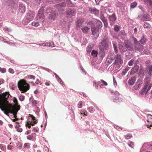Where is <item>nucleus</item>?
I'll return each instance as SVG.
<instances>
[{"label": "nucleus", "instance_id": "f257e3e1", "mask_svg": "<svg viewBox=\"0 0 152 152\" xmlns=\"http://www.w3.org/2000/svg\"><path fill=\"white\" fill-rule=\"evenodd\" d=\"M18 86L19 89L22 93H24L27 91L29 89V85L23 80H20L18 82Z\"/></svg>", "mask_w": 152, "mask_h": 152}, {"label": "nucleus", "instance_id": "f03ea898", "mask_svg": "<svg viewBox=\"0 0 152 152\" xmlns=\"http://www.w3.org/2000/svg\"><path fill=\"white\" fill-rule=\"evenodd\" d=\"M34 16V12L33 11H30L28 12L26 14L22 23L23 25H26L31 21L33 19Z\"/></svg>", "mask_w": 152, "mask_h": 152}, {"label": "nucleus", "instance_id": "7ed1b4c3", "mask_svg": "<svg viewBox=\"0 0 152 152\" xmlns=\"http://www.w3.org/2000/svg\"><path fill=\"white\" fill-rule=\"evenodd\" d=\"M110 92L112 94L115 95L114 96L111 97V99L112 101L117 103H118L122 101V98L120 97L116 96H119L120 95V94L117 91H113L112 90H110Z\"/></svg>", "mask_w": 152, "mask_h": 152}, {"label": "nucleus", "instance_id": "20e7f679", "mask_svg": "<svg viewBox=\"0 0 152 152\" xmlns=\"http://www.w3.org/2000/svg\"><path fill=\"white\" fill-rule=\"evenodd\" d=\"M37 122V120L34 116L32 115H29L28 116V118L27 120V122L26 124V126L28 127L29 128H30L31 125H34L35 124H36Z\"/></svg>", "mask_w": 152, "mask_h": 152}, {"label": "nucleus", "instance_id": "39448f33", "mask_svg": "<svg viewBox=\"0 0 152 152\" xmlns=\"http://www.w3.org/2000/svg\"><path fill=\"white\" fill-rule=\"evenodd\" d=\"M44 9V7H42L39 10L38 13L36 17V19L37 20H40L41 22L45 20V16L43 14V10Z\"/></svg>", "mask_w": 152, "mask_h": 152}, {"label": "nucleus", "instance_id": "423d86ee", "mask_svg": "<svg viewBox=\"0 0 152 152\" xmlns=\"http://www.w3.org/2000/svg\"><path fill=\"white\" fill-rule=\"evenodd\" d=\"M123 63V59L122 56L120 54H118L116 57L114 64L120 66Z\"/></svg>", "mask_w": 152, "mask_h": 152}, {"label": "nucleus", "instance_id": "0eeeda50", "mask_svg": "<svg viewBox=\"0 0 152 152\" xmlns=\"http://www.w3.org/2000/svg\"><path fill=\"white\" fill-rule=\"evenodd\" d=\"M108 41L107 39H104L102 40L101 42V45L99 46L100 50H104L106 49L108 46Z\"/></svg>", "mask_w": 152, "mask_h": 152}, {"label": "nucleus", "instance_id": "6e6552de", "mask_svg": "<svg viewBox=\"0 0 152 152\" xmlns=\"http://www.w3.org/2000/svg\"><path fill=\"white\" fill-rule=\"evenodd\" d=\"M91 29L92 35H93L96 38L98 37L99 34V29L93 26L91 27Z\"/></svg>", "mask_w": 152, "mask_h": 152}, {"label": "nucleus", "instance_id": "1a4fd4ad", "mask_svg": "<svg viewBox=\"0 0 152 152\" xmlns=\"http://www.w3.org/2000/svg\"><path fill=\"white\" fill-rule=\"evenodd\" d=\"M143 49V46L141 45L139 42L134 45V50L135 51H138L140 52L142 51Z\"/></svg>", "mask_w": 152, "mask_h": 152}, {"label": "nucleus", "instance_id": "9d476101", "mask_svg": "<svg viewBox=\"0 0 152 152\" xmlns=\"http://www.w3.org/2000/svg\"><path fill=\"white\" fill-rule=\"evenodd\" d=\"M125 45L127 51H131L134 50V48L130 42L127 41L125 42Z\"/></svg>", "mask_w": 152, "mask_h": 152}, {"label": "nucleus", "instance_id": "9b49d317", "mask_svg": "<svg viewBox=\"0 0 152 152\" xmlns=\"http://www.w3.org/2000/svg\"><path fill=\"white\" fill-rule=\"evenodd\" d=\"M103 7L104 10H105V12L107 11L109 12H112V7L109 3H105Z\"/></svg>", "mask_w": 152, "mask_h": 152}, {"label": "nucleus", "instance_id": "f8f14e48", "mask_svg": "<svg viewBox=\"0 0 152 152\" xmlns=\"http://www.w3.org/2000/svg\"><path fill=\"white\" fill-rule=\"evenodd\" d=\"M57 15V14L54 11L52 13L49 14L48 19L50 20H54L56 18Z\"/></svg>", "mask_w": 152, "mask_h": 152}, {"label": "nucleus", "instance_id": "ddd939ff", "mask_svg": "<svg viewBox=\"0 0 152 152\" xmlns=\"http://www.w3.org/2000/svg\"><path fill=\"white\" fill-rule=\"evenodd\" d=\"M145 70L146 72H148L149 76L152 75V65L150 64L148 65L145 68Z\"/></svg>", "mask_w": 152, "mask_h": 152}, {"label": "nucleus", "instance_id": "4468645a", "mask_svg": "<svg viewBox=\"0 0 152 152\" xmlns=\"http://www.w3.org/2000/svg\"><path fill=\"white\" fill-rule=\"evenodd\" d=\"M66 14L69 15L74 16L75 14V11L73 9L68 8L66 10Z\"/></svg>", "mask_w": 152, "mask_h": 152}, {"label": "nucleus", "instance_id": "2eb2a0df", "mask_svg": "<svg viewBox=\"0 0 152 152\" xmlns=\"http://www.w3.org/2000/svg\"><path fill=\"white\" fill-rule=\"evenodd\" d=\"M116 19L115 15L114 14H113L109 17V20L110 23L111 25L113 24L114 22Z\"/></svg>", "mask_w": 152, "mask_h": 152}, {"label": "nucleus", "instance_id": "dca6fc26", "mask_svg": "<svg viewBox=\"0 0 152 152\" xmlns=\"http://www.w3.org/2000/svg\"><path fill=\"white\" fill-rule=\"evenodd\" d=\"M119 48L120 51L121 53L127 51V49L125 47V45L121 43L119 45Z\"/></svg>", "mask_w": 152, "mask_h": 152}, {"label": "nucleus", "instance_id": "f3484780", "mask_svg": "<svg viewBox=\"0 0 152 152\" xmlns=\"http://www.w3.org/2000/svg\"><path fill=\"white\" fill-rule=\"evenodd\" d=\"M89 10L91 13L96 15H98L99 12V11L95 7L89 8Z\"/></svg>", "mask_w": 152, "mask_h": 152}, {"label": "nucleus", "instance_id": "a211bd4d", "mask_svg": "<svg viewBox=\"0 0 152 152\" xmlns=\"http://www.w3.org/2000/svg\"><path fill=\"white\" fill-rule=\"evenodd\" d=\"M139 66L137 65H135L134 67L132 69V70L130 72V74L133 75L139 69Z\"/></svg>", "mask_w": 152, "mask_h": 152}, {"label": "nucleus", "instance_id": "6ab92c4d", "mask_svg": "<svg viewBox=\"0 0 152 152\" xmlns=\"http://www.w3.org/2000/svg\"><path fill=\"white\" fill-rule=\"evenodd\" d=\"M95 20V22L96 24V28L99 29H100L102 26V23L99 20L96 19Z\"/></svg>", "mask_w": 152, "mask_h": 152}, {"label": "nucleus", "instance_id": "aec40b11", "mask_svg": "<svg viewBox=\"0 0 152 152\" xmlns=\"http://www.w3.org/2000/svg\"><path fill=\"white\" fill-rule=\"evenodd\" d=\"M100 18L103 22L104 26L107 25V20L106 18L104 17V15L102 13L100 14Z\"/></svg>", "mask_w": 152, "mask_h": 152}, {"label": "nucleus", "instance_id": "412c9836", "mask_svg": "<svg viewBox=\"0 0 152 152\" xmlns=\"http://www.w3.org/2000/svg\"><path fill=\"white\" fill-rule=\"evenodd\" d=\"M19 11L21 13H23L25 11V7L23 5L20 4L19 7Z\"/></svg>", "mask_w": 152, "mask_h": 152}, {"label": "nucleus", "instance_id": "4be33fe9", "mask_svg": "<svg viewBox=\"0 0 152 152\" xmlns=\"http://www.w3.org/2000/svg\"><path fill=\"white\" fill-rule=\"evenodd\" d=\"M100 87L101 88H103L104 86H107V83L106 81L103 80H100V81H99Z\"/></svg>", "mask_w": 152, "mask_h": 152}, {"label": "nucleus", "instance_id": "5701e85b", "mask_svg": "<svg viewBox=\"0 0 152 152\" xmlns=\"http://www.w3.org/2000/svg\"><path fill=\"white\" fill-rule=\"evenodd\" d=\"M90 27L86 26H83L81 28V30L82 32L84 33H87L90 29Z\"/></svg>", "mask_w": 152, "mask_h": 152}, {"label": "nucleus", "instance_id": "b1692460", "mask_svg": "<svg viewBox=\"0 0 152 152\" xmlns=\"http://www.w3.org/2000/svg\"><path fill=\"white\" fill-rule=\"evenodd\" d=\"M136 78L134 77H131L128 81V83L129 85H132L135 82Z\"/></svg>", "mask_w": 152, "mask_h": 152}, {"label": "nucleus", "instance_id": "393cba45", "mask_svg": "<svg viewBox=\"0 0 152 152\" xmlns=\"http://www.w3.org/2000/svg\"><path fill=\"white\" fill-rule=\"evenodd\" d=\"M83 22V19L82 18H79L77 20V28L80 27L82 24Z\"/></svg>", "mask_w": 152, "mask_h": 152}, {"label": "nucleus", "instance_id": "a878e982", "mask_svg": "<svg viewBox=\"0 0 152 152\" xmlns=\"http://www.w3.org/2000/svg\"><path fill=\"white\" fill-rule=\"evenodd\" d=\"M147 86L146 85L144 86L143 88L142 89L141 91H140V93L141 94L143 95L144 94H145L147 93Z\"/></svg>", "mask_w": 152, "mask_h": 152}, {"label": "nucleus", "instance_id": "bb28decb", "mask_svg": "<svg viewBox=\"0 0 152 152\" xmlns=\"http://www.w3.org/2000/svg\"><path fill=\"white\" fill-rule=\"evenodd\" d=\"M146 18L145 17V15L142 17H140L139 18L141 20L145 21L147 20L149 18V15H147L146 16Z\"/></svg>", "mask_w": 152, "mask_h": 152}, {"label": "nucleus", "instance_id": "cd10ccee", "mask_svg": "<svg viewBox=\"0 0 152 152\" xmlns=\"http://www.w3.org/2000/svg\"><path fill=\"white\" fill-rule=\"evenodd\" d=\"M129 69L130 67L127 66L125 69H123L121 73V75H125L127 72L129 70Z\"/></svg>", "mask_w": 152, "mask_h": 152}, {"label": "nucleus", "instance_id": "c85d7f7f", "mask_svg": "<svg viewBox=\"0 0 152 152\" xmlns=\"http://www.w3.org/2000/svg\"><path fill=\"white\" fill-rule=\"evenodd\" d=\"M142 81L140 79H139L137 81L136 83L135 84L139 88H140L142 84Z\"/></svg>", "mask_w": 152, "mask_h": 152}, {"label": "nucleus", "instance_id": "c756f323", "mask_svg": "<svg viewBox=\"0 0 152 152\" xmlns=\"http://www.w3.org/2000/svg\"><path fill=\"white\" fill-rule=\"evenodd\" d=\"M55 11L52 9H51L50 7L46 9L45 13L47 14L48 13H51L53 12H54Z\"/></svg>", "mask_w": 152, "mask_h": 152}, {"label": "nucleus", "instance_id": "7c9ffc66", "mask_svg": "<svg viewBox=\"0 0 152 152\" xmlns=\"http://www.w3.org/2000/svg\"><path fill=\"white\" fill-rule=\"evenodd\" d=\"M54 75L58 81L60 83V84L61 85H63V82L62 81L61 79L58 76V75L56 74L55 73Z\"/></svg>", "mask_w": 152, "mask_h": 152}, {"label": "nucleus", "instance_id": "2f4dec72", "mask_svg": "<svg viewBox=\"0 0 152 152\" xmlns=\"http://www.w3.org/2000/svg\"><path fill=\"white\" fill-rule=\"evenodd\" d=\"M98 53V52L97 50H93L91 52V54L93 57H95L97 56Z\"/></svg>", "mask_w": 152, "mask_h": 152}, {"label": "nucleus", "instance_id": "473e14b6", "mask_svg": "<svg viewBox=\"0 0 152 152\" xmlns=\"http://www.w3.org/2000/svg\"><path fill=\"white\" fill-rule=\"evenodd\" d=\"M113 48L114 49V50L116 53H117L118 52V49L117 48V44L114 42H113Z\"/></svg>", "mask_w": 152, "mask_h": 152}, {"label": "nucleus", "instance_id": "72a5a7b5", "mask_svg": "<svg viewBox=\"0 0 152 152\" xmlns=\"http://www.w3.org/2000/svg\"><path fill=\"white\" fill-rule=\"evenodd\" d=\"M86 113H87V111H86L84 110H82L80 111L79 114L83 116H87V115L86 114Z\"/></svg>", "mask_w": 152, "mask_h": 152}, {"label": "nucleus", "instance_id": "f704fd0d", "mask_svg": "<svg viewBox=\"0 0 152 152\" xmlns=\"http://www.w3.org/2000/svg\"><path fill=\"white\" fill-rule=\"evenodd\" d=\"M0 106H1V110L2 111H4V109L2 107H6L7 109V110H8L9 111V112L10 113H11L10 112V110H9L8 109V107H7V104H4V105H0Z\"/></svg>", "mask_w": 152, "mask_h": 152}, {"label": "nucleus", "instance_id": "c9c22d12", "mask_svg": "<svg viewBox=\"0 0 152 152\" xmlns=\"http://www.w3.org/2000/svg\"><path fill=\"white\" fill-rule=\"evenodd\" d=\"M67 5L69 7H72L74 6V5L70 0H69L67 1Z\"/></svg>", "mask_w": 152, "mask_h": 152}, {"label": "nucleus", "instance_id": "e433bc0d", "mask_svg": "<svg viewBox=\"0 0 152 152\" xmlns=\"http://www.w3.org/2000/svg\"><path fill=\"white\" fill-rule=\"evenodd\" d=\"M32 26L35 27H37L39 26V22L38 21L33 22L31 23Z\"/></svg>", "mask_w": 152, "mask_h": 152}, {"label": "nucleus", "instance_id": "4c0bfd02", "mask_svg": "<svg viewBox=\"0 0 152 152\" xmlns=\"http://www.w3.org/2000/svg\"><path fill=\"white\" fill-rule=\"evenodd\" d=\"M46 46L53 47H54V43L53 42L46 43Z\"/></svg>", "mask_w": 152, "mask_h": 152}, {"label": "nucleus", "instance_id": "58836bf2", "mask_svg": "<svg viewBox=\"0 0 152 152\" xmlns=\"http://www.w3.org/2000/svg\"><path fill=\"white\" fill-rule=\"evenodd\" d=\"M137 4V3L136 2H134L132 3L130 5L131 8H134Z\"/></svg>", "mask_w": 152, "mask_h": 152}, {"label": "nucleus", "instance_id": "ea45409f", "mask_svg": "<svg viewBox=\"0 0 152 152\" xmlns=\"http://www.w3.org/2000/svg\"><path fill=\"white\" fill-rule=\"evenodd\" d=\"M132 40L134 42V45L139 42L137 41V39L135 38L134 36H132Z\"/></svg>", "mask_w": 152, "mask_h": 152}, {"label": "nucleus", "instance_id": "a19ab883", "mask_svg": "<svg viewBox=\"0 0 152 152\" xmlns=\"http://www.w3.org/2000/svg\"><path fill=\"white\" fill-rule=\"evenodd\" d=\"M91 113H93L95 111V110L92 107H89L87 109Z\"/></svg>", "mask_w": 152, "mask_h": 152}, {"label": "nucleus", "instance_id": "79ce46f5", "mask_svg": "<svg viewBox=\"0 0 152 152\" xmlns=\"http://www.w3.org/2000/svg\"><path fill=\"white\" fill-rule=\"evenodd\" d=\"M147 41L146 39L145 38H142L140 40V42L143 45H144L145 43Z\"/></svg>", "mask_w": 152, "mask_h": 152}, {"label": "nucleus", "instance_id": "37998d69", "mask_svg": "<svg viewBox=\"0 0 152 152\" xmlns=\"http://www.w3.org/2000/svg\"><path fill=\"white\" fill-rule=\"evenodd\" d=\"M113 60L114 59L113 58H107V62L108 64H110L112 63V62L113 61Z\"/></svg>", "mask_w": 152, "mask_h": 152}, {"label": "nucleus", "instance_id": "c03bdc74", "mask_svg": "<svg viewBox=\"0 0 152 152\" xmlns=\"http://www.w3.org/2000/svg\"><path fill=\"white\" fill-rule=\"evenodd\" d=\"M132 135L131 134H128L124 136V137L125 139H130V138L132 137Z\"/></svg>", "mask_w": 152, "mask_h": 152}, {"label": "nucleus", "instance_id": "a18cd8bd", "mask_svg": "<svg viewBox=\"0 0 152 152\" xmlns=\"http://www.w3.org/2000/svg\"><path fill=\"white\" fill-rule=\"evenodd\" d=\"M99 81L98 83H96L95 81H94L93 86L96 88L97 89L98 88V85H99Z\"/></svg>", "mask_w": 152, "mask_h": 152}, {"label": "nucleus", "instance_id": "49530a36", "mask_svg": "<svg viewBox=\"0 0 152 152\" xmlns=\"http://www.w3.org/2000/svg\"><path fill=\"white\" fill-rule=\"evenodd\" d=\"M143 26L145 28H150L151 27V25L149 23L145 22Z\"/></svg>", "mask_w": 152, "mask_h": 152}, {"label": "nucleus", "instance_id": "de8ad7c7", "mask_svg": "<svg viewBox=\"0 0 152 152\" xmlns=\"http://www.w3.org/2000/svg\"><path fill=\"white\" fill-rule=\"evenodd\" d=\"M147 118H148V120H147L148 122H149L150 121V120L151 121L152 120V115L150 114H148L147 115Z\"/></svg>", "mask_w": 152, "mask_h": 152}, {"label": "nucleus", "instance_id": "09e8293b", "mask_svg": "<svg viewBox=\"0 0 152 152\" xmlns=\"http://www.w3.org/2000/svg\"><path fill=\"white\" fill-rule=\"evenodd\" d=\"M34 110L36 111V114L37 115H38L40 110L39 108L37 107H36L34 108Z\"/></svg>", "mask_w": 152, "mask_h": 152}, {"label": "nucleus", "instance_id": "8fccbe9b", "mask_svg": "<svg viewBox=\"0 0 152 152\" xmlns=\"http://www.w3.org/2000/svg\"><path fill=\"white\" fill-rule=\"evenodd\" d=\"M83 104V102L82 101H80L78 102V104H77L78 107L80 108H81L82 107V104Z\"/></svg>", "mask_w": 152, "mask_h": 152}, {"label": "nucleus", "instance_id": "3c124183", "mask_svg": "<svg viewBox=\"0 0 152 152\" xmlns=\"http://www.w3.org/2000/svg\"><path fill=\"white\" fill-rule=\"evenodd\" d=\"M27 139L29 140H32L33 139V136L32 135H29L27 136Z\"/></svg>", "mask_w": 152, "mask_h": 152}, {"label": "nucleus", "instance_id": "603ef678", "mask_svg": "<svg viewBox=\"0 0 152 152\" xmlns=\"http://www.w3.org/2000/svg\"><path fill=\"white\" fill-rule=\"evenodd\" d=\"M134 60L132 59L128 63V64L129 66H132L134 63Z\"/></svg>", "mask_w": 152, "mask_h": 152}, {"label": "nucleus", "instance_id": "864d4df0", "mask_svg": "<svg viewBox=\"0 0 152 152\" xmlns=\"http://www.w3.org/2000/svg\"><path fill=\"white\" fill-rule=\"evenodd\" d=\"M120 29L119 26L117 25H115L114 26V30L116 31H118Z\"/></svg>", "mask_w": 152, "mask_h": 152}, {"label": "nucleus", "instance_id": "5fc2aeb1", "mask_svg": "<svg viewBox=\"0 0 152 152\" xmlns=\"http://www.w3.org/2000/svg\"><path fill=\"white\" fill-rule=\"evenodd\" d=\"M23 147L24 148H30V145L28 143H25L24 144Z\"/></svg>", "mask_w": 152, "mask_h": 152}, {"label": "nucleus", "instance_id": "6e6d98bb", "mask_svg": "<svg viewBox=\"0 0 152 152\" xmlns=\"http://www.w3.org/2000/svg\"><path fill=\"white\" fill-rule=\"evenodd\" d=\"M94 22L92 20H90L88 22V23L87 24L88 25H91V26H93V27H94L93 26L94 25Z\"/></svg>", "mask_w": 152, "mask_h": 152}, {"label": "nucleus", "instance_id": "4d7b16f0", "mask_svg": "<svg viewBox=\"0 0 152 152\" xmlns=\"http://www.w3.org/2000/svg\"><path fill=\"white\" fill-rule=\"evenodd\" d=\"M25 96L23 95H21L19 97V99L21 101H23L24 100Z\"/></svg>", "mask_w": 152, "mask_h": 152}, {"label": "nucleus", "instance_id": "13d9d810", "mask_svg": "<svg viewBox=\"0 0 152 152\" xmlns=\"http://www.w3.org/2000/svg\"><path fill=\"white\" fill-rule=\"evenodd\" d=\"M113 85L114 86L116 87L117 86V83L115 80V78L114 76L113 77Z\"/></svg>", "mask_w": 152, "mask_h": 152}, {"label": "nucleus", "instance_id": "bf43d9fd", "mask_svg": "<svg viewBox=\"0 0 152 152\" xmlns=\"http://www.w3.org/2000/svg\"><path fill=\"white\" fill-rule=\"evenodd\" d=\"M128 145L131 147L132 148H133L134 147V143L132 142H128Z\"/></svg>", "mask_w": 152, "mask_h": 152}, {"label": "nucleus", "instance_id": "052dcab7", "mask_svg": "<svg viewBox=\"0 0 152 152\" xmlns=\"http://www.w3.org/2000/svg\"><path fill=\"white\" fill-rule=\"evenodd\" d=\"M92 49L91 46H88L87 47L86 49V50L88 53H90Z\"/></svg>", "mask_w": 152, "mask_h": 152}, {"label": "nucleus", "instance_id": "680f3d73", "mask_svg": "<svg viewBox=\"0 0 152 152\" xmlns=\"http://www.w3.org/2000/svg\"><path fill=\"white\" fill-rule=\"evenodd\" d=\"M4 30L5 31H7L8 32H11V29L9 28H8L7 27H4Z\"/></svg>", "mask_w": 152, "mask_h": 152}, {"label": "nucleus", "instance_id": "e2e57ef3", "mask_svg": "<svg viewBox=\"0 0 152 152\" xmlns=\"http://www.w3.org/2000/svg\"><path fill=\"white\" fill-rule=\"evenodd\" d=\"M6 72V69L5 68H2L0 67V72L2 73H5Z\"/></svg>", "mask_w": 152, "mask_h": 152}, {"label": "nucleus", "instance_id": "0e129e2a", "mask_svg": "<svg viewBox=\"0 0 152 152\" xmlns=\"http://www.w3.org/2000/svg\"><path fill=\"white\" fill-rule=\"evenodd\" d=\"M28 78L32 79H34L35 78L34 76L31 75H28Z\"/></svg>", "mask_w": 152, "mask_h": 152}, {"label": "nucleus", "instance_id": "69168bd1", "mask_svg": "<svg viewBox=\"0 0 152 152\" xmlns=\"http://www.w3.org/2000/svg\"><path fill=\"white\" fill-rule=\"evenodd\" d=\"M38 104V102L36 100H34L32 101V104L34 106H36L37 105V104Z\"/></svg>", "mask_w": 152, "mask_h": 152}, {"label": "nucleus", "instance_id": "338daca9", "mask_svg": "<svg viewBox=\"0 0 152 152\" xmlns=\"http://www.w3.org/2000/svg\"><path fill=\"white\" fill-rule=\"evenodd\" d=\"M7 43L9 45H12L13 46H15V43L14 42H12L9 41L7 42Z\"/></svg>", "mask_w": 152, "mask_h": 152}, {"label": "nucleus", "instance_id": "774afa93", "mask_svg": "<svg viewBox=\"0 0 152 152\" xmlns=\"http://www.w3.org/2000/svg\"><path fill=\"white\" fill-rule=\"evenodd\" d=\"M43 150L45 152H48L49 151V149L47 147L44 146Z\"/></svg>", "mask_w": 152, "mask_h": 152}]
</instances>
